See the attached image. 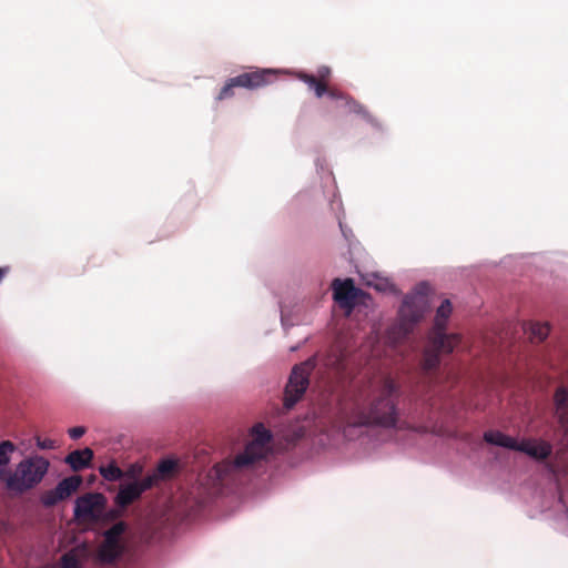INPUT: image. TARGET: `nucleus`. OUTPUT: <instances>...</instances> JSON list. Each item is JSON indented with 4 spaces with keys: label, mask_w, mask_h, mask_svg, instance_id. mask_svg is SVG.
Returning <instances> with one entry per match:
<instances>
[{
    "label": "nucleus",
    "mask_w": 568,
    "mask_h": 568,
    "mask_svg": "<svg viewBox=\"0 0 568 568\" xmlns=\"http://www.w3.org/2000/svg\"><path fill=\"white\" fill-rule=\"evenodd\" d=\"M400 384L390 375L382 376L371 387L366 405L354 404L351 420L355 426H378L383 428H409L400 422Z\"/></svg>",
    "instance_id": "f257e3e1"
},
{
    "label": "nucleus",
    "mask_w": 568,
    "mask_h": 568,
    "mask_svg": "<svg viewBox=\"0 0 568 568\" xmlns=\"http://www.w3.org/2000/svg\"><path fill=\"white\" fill-rule=\"evenodd\" d=\"M272 434L263 424H257L252 428V439L245 445L242 453L233 459H225L213 467L214 476L221 483L234 480L235 477L264 459L270 453V443Z\"/></svg>",
    "instance_id": "f03ea898"
},
{
    "label": "nucleus",
    "mask_w": 568,
    "mask_h": 568,
    "mask_svg": "<svg viewBox=\"0 0 568 568\" xmlns=\"http://www.w3.org/2000/svg\"><path fill=\"white\" fill-rule=\"evenodd\" d=\"M50 469V460L39 454L23 457L12 466L1 481L4 489L12 496H23L34 490L45 478Z\"/></svg>",
    "instance_id": "7ed1b4c3"
},
{
    "label": "nucleus",
    "mask_w": 568,
    "mask_h": 568,
    "mask_svg": "<svg viewBox=\"0 0 568 568\" xmlns=\"http://www.w3.org/2000/svg\"><path fill=\"white\" fill-rule=\"evenodd\" d=\"M426 290L427 284L420 283L416 286L414 294L405 296L398 312L399 322L396 326L399 337H406L413 331L414 325L422 320L426 306Z\"/></svg>",
    "instance_id": "20e7f679"
},
{
    "label": "nucleus",
    "mask_w": 568,
    "mask_h": 568,
    "mask_svg": "<svg viewBox=\"0 0 568 568\" xmlns=\"http://www.w3.org/2000/svg\"><path fill=\"white\" fill-rule=\"evenodd\" d=\"M315 366V359L308 358L292 369L284 392V406L287 409L292 408L304 395L310 384V375Z\"/></svg>",
    "instance_id": "39448f33"
},
{
    "label": "nucleus",
    "mask_w": 568,
    "mask_h": 568,
    "mask_svg": "<svg viewBox=\"0 0 568 568\" xmlns=\"http://www.w3.org/2000/svg\"><path fill=\"white\" fill-rule=\"evenodd\" d=\"M453 307L449 300L442 302L440 306L436 311L434 326L430 331V335H434V344L437 347H443L446 351H454L455 347L460 343L462 338L458 334L446 333L447 321L452 314Z\"/></svg>",
    "instance_id": "423d86ee"
},
{
    "label": "nucleus",
    "mask_w": 568,
    "mask_h": 568,
    "mask_svg": "<svg viewBox=\"0 0 568 568\" xmlns=\"http://www.w3.org/2000/svg\"><path fill=\"white\" fill-rule=\"evenodd\" d=\"M125 529V523L119 521L104 532V541L98 551L100 561L113 564L122 555L123 547L120 542V538Z\"/></svg>",
    "instance_id": "0eeeda50"
},
{
    "label": "nucleus",
    "mask_w": 568,
    "mask_h": 568,
    "mask_svg": "<svg viewBox=\"0 0 568 568\" xmlns=\"http://www.w3.org/2000/svg\"><path fill=\"white\" fill-rule=\"evenodd\" d=\"M155 485V476H146L142 480H134L120 486L114 498L115 505L122 509L136 501L141 495Z\"/></svg>",
    "instance_id": "6e6552de"
},
{
    "label": "nucleus",
    "mask_w": 568,
    "mask_h": 568,
    "mask_svg": "<svg viewBox=\"0 0 568 568\" xmlns=\"http://www.w3.org/2000/svg\"><path fill=\"white\" fill-rule=\"evenodd\" d=\"M332 290L334 301L339 305L341 308L346 310L347 313L353 311L358 297L363 294L362 290L354 285L352 278H335L332 282Z\"/></svg>",
    "instance_id": "1a4fd4ad"
},
{
    "label": "nucleus",
    "mask_w": 568,
    "mask_h": 568,
    "mask_svg": "<svg viewBox=\"0 0 568 568\" xmlns=\"http://www.w3.org/2000/svg\"><path fill=\"white\" fill-rule=\"evenodd\" d=\"M325 94L339 102L338 106H343L347 110L349 113H355L359 116H362L366 122L376 125L377 121L375 116L358 101H356L354 98H352L349 94L343 92L342 90L335 88V87H328L326 84V91Z\"/></svg>",
    "instance_id": "9d476101"
},
{
    "label": "nucleus",
    "mask_w": 568,
    "mask_h": 568,
    "mask_svg": "<svg viewBox=\"0 0 568 568\" xmlns=\"http://www.w3.org/2000/svg\"><path fill=\"white\" fill-rule=\"evenodd\" d=\"M453 351H446L443 347H437L434 344V335L429 334V343L423 353L422 359V378L419 382L427 383L428 385L435 383L433 375L434 371L437 369L440 363V354H449Z\"/></svg>",
    "instance_id": "9b49d317"
},
{
    "label": "nucleus",
    "mask_w": 568,
    "mask_h": 568,
    "mask_svg": "<svg viewBox=\"0 0 568 568\" xmlns=\"http://www.w3.org/2000/svg\"><path fill=\"white\" fill-rule=\"evenodd\" d=\"M275 72L271 69L255 70L236 75L239 88L254 90L272 82Z\"/></svg>",
    "instance_id": "f8f14e48"
},
{
    "label": "nucleus",
    "mask_w": 568,
    "mask_h": 568,
    "mask_svg": "<svg viewBox=\"0 0 568 568\" xmlns=\"http://www.w3.org/2000/svg\"><path fill=\"white\" fill-rule=\"evenodd\" d=\"M517 452L527 454L536 460H546L552 453V445L542 439H523L516 447Z\"/></svg>",
    "instance_id": "ddd939ff"
},
{
    "label": "nucleus",
    "mask_w": 568,
    "mask_h": 568,
    "mask_svg": "<svg viewBox=\"0 0 568 568\" xmlns=\"http://www.w3.org/2000/svg\"><path fill=\"white\" fill-rule=\"evenodd\" d=\"M555 417L558 424L568 433V385L559 386L554 394Z\"/></svg>",
    "instance_id": "4468645a"
},
{
    "label": "nucleus",
    "mask_w": 568,
    "mask_h": 568,
    "mask_svg": "<svg viewBox=\"0 0 568 568\" xmlns=\"http://www.w3.org/2000/svg\"><path fill=\"white\" fill-rule=\"evenodd\" d=\"M93 458V450L89 447L69 453L64 458L72 470L79 471L87 468Z\"/></svg>",
    "instance_id": "2eb2a0df"
},
{
    "label": "nucleus",
    "mask_w": 568,
    "mask_h": 568,
    "mask_svg": "<svg viewBox=\"0 0 568 568\" xmlns=\"http://www.w3.org/2000/svg\"><path fill=\"white\" fill-rule=\"evenodd\" d=\"M103 496L101 494H87L78 498L75 504L77 516H90L101 505Z\"/></svg>",
    "instance_id": "dca6fc26"
},
{
    "label": "nucleus",
    "mask_w": 568,
    "mask_h": 568,
    "mask_svg": "<svg viewBox=\"0 0 568 568\" xmlns=\"http://www.w3.org/2000/svg\"><path fill=\"white\" fill-rule=\"evenodd\" d=\"M82 484V478L79 475L69 476L63 478L58 485L54 487L55 493L60 496L62 500H65L70 496H72Z\"/></svg>",
    "instance_id": "f3484780"
},
{
    "label": "nucleus",
    "mask_w": 568,
    "mask_h": 568,
    "mask_svg": "<svg viewBox=\"0 0 568 568\" xmlns=\"http://www.w3.org/2000/svg\"><path fill=\"white\" fill-rule=\"evenodd\" d=\"M484 439L488 444H493L496 446L509 448L513 450H516V447L518 446V443L514 437H510L508 435H505L504 433L499 430H488L484 434Z\"/></svg>",
    "instance_id": "a211bd4d"
},
{
    "label": "nucleus",
    "mask_w": 568,
    "mask_h": 568,
    "mask_svg": "<svg viewBox=\"0 0 568 568\" xmlns=\"http://www.w3.org/2000/svg\"><path fill=\"white\" fill-rule=\"evenodd\" d=\"M17 446L11 440H2L0 442V483L6 477L4 474H8L11 467H8L13 453L16 452Z\"/></svg>",
    "instance_id": "6ab92c4d"
},
{
    "label": "nucleus",
    "mask_w": 568,
    "mask_h": 568,
    "mask_svg": "<svg viewBox=\"0 0 568 568\" xmlns=\"http://www.w3.org/2000/svg\"><path fill=\"white\" fill-rule=\"evenodd\" d=\"M296 77L298 80L307 84L310 89H313L317 98H322L325 94L326 83L323 82V80H320L316 75L301 71L296 73Z\"/></svg>",
    "instance_id": "aec40b11"
},
{
    "label": "nucleus",
    "mask_w": 568,
    "mask_h": 568,
    "mask_svg": "<svg viewBox=\"0 0 568 568\" xmlns=\"http://www.w3.org/2000/svg\"><path fill=\"white\" fill-rule=\"evenodd\" d=\"M176 467H178V464L175 460H172V459L162 460L158 465L156 473L152 475V476H155V483L159 479H165V478L171 477L173 475V473L175 471Z\"/></svg>",
    "instance_id": "412c9836"
},
{
    "label": "nucleus",
    "mask_w": 568,
    "mask_h": 568,
    "mask_svg": "<svg viewBox=\"0 0 568 568\" xmlns=\"http://www.w3.org/2000/svg\"><path fill=\"white\" fill-rule=\"evenodd\" d=\"M99 470L101 476L109 481L120 480L123 477L122 469L114 463L101 466Z\"/></svg>",
    "instance_id": "4be33fe9"
},
{
    "label": "nucleus",
    "mask_w": 568,
    "mask_h": 568,
    "mask_svg": "<svg viewBox=\"0 0 568 568\" xmlns=\"http://www.w3.org/2000/svg\"><path fill=\"white\" fill-rule=\"evenodd\" d=\"M433 384L428 385L427 383L418 382L416 386L412 389V397L416 402H423L432 406V403H428L429 398L427 397V389L432 387Z\"/></svg>",
    "instance_id": "5701e85b"
},
{
    "label": "nucleus",
    "mask_w": 568,
    "mask_h": 568,
    "mask_svg": "<svg viewBox=\"0 0 568 568\" xmlns=\"http://www.w3.org/2000/svg\"><path fill=\"white\" fill-rule=\"evenodd\" d=\"M59 568H82V562L77 554L71 550L61 556Z\"/></svg>",
    "instance_id": "b1692460"
},
{
    "label": "nucleus",
    "mask_w": 568,
    "mask_h": 568,
    "mask_svg": "<svg viewBox=\"0 0 568 568\" xmlns=\"http://www.w3.org/2000/svg\"><path fill=\"white\" fill-rule=\"evenodd\" d=\"M40 501L42 506L45 508H51L62 501L58 493H55V488L45 490L40 496Z\"/></svg>",
    "instance_id": "393cba45"
},
{
    "label": "nucleus",
    "mask_w": 568,
    "mask_h": 568,
    "mask_svg": "<svg viewBox=\"0 0 568 568\" xmlns=\"http://www.w3.org/2000/svg\"><path fill=\"white\" fill-rule=\"evenodd\" d=\"M530 332L534 338H537L538 342H542L547 338L550 327L547 323H534L530 326Z\"/></svg>",
    "instance_id": "a878e982"
},
{
    "label": "nucleus",
    "mask_w": 568,
    "mask_h": 568,
    "mask_svg": "<svg viewBox=\"0 0 568 568\" xmlns=\"http://www.w3.org/2000/svg\"><path fill=\"white\" fill-rule=\"evenodd\" d=\"M234 88H239L236 77L231 78L225 82L219 95L216 97V100L222 101L232 98L234 95Z\"/></svg>",
    "instance_id": "bb28decb"
},
{
    "label": "nucleus",
    "mask_w": 568,
    "mask_h": 568,
    "mask_svg": "<svg viewBox=\"0 0 568 568\" xmlns=\"http://www.w3.org/2000/svg\"><path fill=\"white\" fill-rule=\"evenodd\" d=\"M37 446L40 449H53L55 447V443L52 439H41V437H36Z\"/></svg>",
    "instance_id": "cd10ccee"
},
{
    "label": "nucleus",
    "mask_w": 568,
    "mask_h": 568,
    "mask_svg": "<svg viewBox=\"0 0 568 568\" xmlns=\"http://www.w3.org/2000/svg\"><path fill=\"white\" fill-rule=\"evenodd\" d=\"M87 429L85 427L83 426H77V427H72L68 430V434L69 436L72 438V439H79L80 437H82L84 434H85Z\"/></svg>",
    "instance_id": "c85d7f7f"
},
{
    "label": "nucleus",
    "mask_w": 568,
    "mask_h": 568,
    "mask_svg": "<svg viewBox=\"0 0 568 568\" xmlns=\"http://www.w3.org/2000/svg\"><path fill=\"white\" fill-rule=\"evenodd\" d=\"M316 77L320 80H323V82H325L326 84H328V80H329V77H331V69L328 67H321L317 70Z\"/></svg>",
    "instance_id": "c756f323"
},
{
    "label": "nucleus",
    "mask_w": 568,
    "mask_h": 568,
    "mask_svg": "<svg viewBox=\"0 0 568 568\" xmlns=\"http://www.w3.org/2000/svg\"><path fill=\"white\" fill-rule=\"evenodd\" d=\"M333 364L335 365V369L337 372H343L345 369L344 358L342 354L336 357Z\"/></svg>",
    "instance_id": "7c9ffc66"
},
{
    "label": "nucleus",
    "mask_w": 568,
    "mask_h": 568,
    "mask_svg": "<svg viewBox=\"0 0 568 568\" xmlns=\"http://www.w3.org/2000/svg\"><path fill=\"white\" fill-rule=\"evenodd\" d=\"M8 272V268L6 267H0V283L2 282V280L4 278L6 274Z\"/></svg>",
    "instance_id": "2f4dec72"
},
{
    "label": "nucleus",
    "mask_w": 568,
    "mask_h": 568,
    "mask_svg": "<svg viewBox=\"0 0 568 568\" xmlns=\"http://www.w3.org/2000/svg\"><path fill=\"white\" fill-rule=\"evenodd\" d=\"M547 467H548V469H549L552 474H555V471H556V470H555L554 465H551V464H547Z\"/></svg>",
    "instance_id": "473e14b6"
},
{
    "label": "nucleus",
    "mask_w": 568,
    "mask_h": 568,
    "mask_svg": "<svg viewBox=\"0 0 568 568\" xmlns=\"http://www.w3.org/2000/svg\"><path fill=\"white\" fill-rule=\"evenodd\" d=\"M376 288H377L378 291H383V290H384V285H383V284H381V285H376Z\"/></svg>",
    "instance_id": "72a5a7b5"
}]
</instances>
